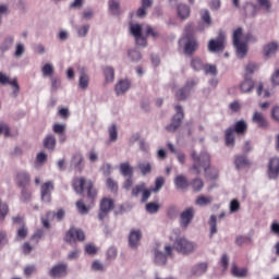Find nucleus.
<instances>
[{"mask_svg":"<svg viewBox=\"0 0 279 279\" xmlns=\"http://www.w3.org/2000/svg\"><path fill=\"white\" fill-rule=\"evenodd\" d=\"M191 158L193 165L190 169L191 171H194L196 175H199L202 169H204L205 178H208V180H217V178H219V172L215 169H210V155L208 153H201L197 155L194 150L191 153Z\"/></svg>","mask_w":279,"mask_h":279,"instance_id":"nucleus-1","label":"nucleus"},{"mask_svg":"<svg viewBox=\"0 0 279 279\" xmlns=\"http://www.w3.org/2000/svg\"><path fill=\"white\" fill-rule=\"evenodd\" d=\"M72 189L77 195H84V192H87V197L90 199L92 204L97 199V189L93 181L84 177H74L72 180Z\"/></svg>","mask_w":279,"mask_h":279,"instance_id":"nucleus-2","label":"nucleus"},{"mask_svg":"<svg viewBox=\"0 0 279 279\" xmlns=\"http://www.w3.org/2000/svg\"><path fill=\"white\" fill-rule=\"evenodd\" d=\"M130 80H122L120 82L117 83L116 85V95H125V93H128V90H130Z\"/></svg>","mask_w":279,"mask_h":279,"instance_id":"nucleus-22","label":"nucleus"},{"mask_svg":"<svg viewBox=\"0 0 279 279\" xmlns=\"http://www.w3.org/2000/svg\"><path fill=\"white\" fill-rule=\"evenodd\" d=\"M144 191H145V183L135 185L132 189V195H133V197H138V195H141V193H143Z\"/></svg>","mask_w":279,"mask_h":279,"instance_id":"nucleus-52","label":"nucleus"},{"mask_svg":"<svg viewBox=\"0 0 279 279\" xmlns=\"http://www.w3.org/2000/svg\"><path fill=\"white\" fill-rule=\"evenodd\" d=\"M114 209V199L104 197L99 204L98 219L99 221H104V219L108 218L110 210Z\"/></svg>","mask_w":279,"mask_h":279,"instance_id":"nucleus-7","label":"nucleus"},{"mask_svg":"<svg viewBox=\"0 0 279 279\" xmlns=\"http://www.w3.org/2000/svg\"><path fill=\"white\" fill-rule=\"evenodd\" d=\"M129 58L132 62H138L143 57L141 56V52L138 50H130Z\"/></svg>","mask_w":279,"mask_h":279,"instance_id":"nucleus-53","label":"nucleus"},{"mask_svg":"<svg viewBox=\"0 0 279 279\" xmlns=\"http://www.w3.org/2000/svg\"><path fill=\"white\" fill-rule=\"evenodd\" d=\"M14 180H15V184L20 189H27V186H29V184H32V175L29 174V172H27L25 170H21V171L16 172Z\"/></svg>","mask_w":279,"mask_h":279,"instance_id":"nucleus-15","label":"nucleus"},{"mask_svg":"<svg viewBox=\"0 0 279 279\" xmlns=\"http://www.w3.org/2000/svg\"><path fill=\"white\" fill-rule=\"evenodd\" d=\"M243 38V28H236L233 32V45L236 49L238 58L247 56V41H241Z\"/></svg>","mask_w":279,"mask_h":279,"instance_id":"nucleus-5","label":"nucleus"},{"mask_svg":"<svg viewBox=\"0 0 279 279\" xmlns=\"http://www.w3.org/2000/svg\"><path fill=\"white\" fill-rule=\"evenodd\" d=\"M241 210V203L238 199H232L230 203V213H239Z\"/></svg>","mask_w":279,"mask_h":279,"instance_id":"nucleus-56","label":"nucleus"},{"mask_svg":"<svg viewBox=\"0 0 279 279\" xmlns=\"http://www.w3.org/2000/svg\"><path fill=\"white\" fill-rule=\"evenodd\" d=\"M197 47H199V44H197V39H195L194 37H189L184 46L185 56H193L195 51H197Z\"/></svg>","mask_w":279,"mask_h":279,"instance_id":"nucleus-20","label":"nucleus"},{"mask_svg":"<svg viewBox=\"0 0 279 279\" xmlns=\"http://www.w3.org/2000/svg\"><path fill=\"white\" fill-rule=\"evenodd\" d=\"M50 278H65L69 276V266L64 263L57 264L49 270Z\"/></svg>","mask_w":279,"mask_h":279,"instance_id":"nucleus-16","label":"nucleus"},{"mask_svg":"<svg viewBox=\"0 0 279 279\" xmlns=\"http://www.w3.org/2000/svg\"><path fill=\"white\" fill-rule=\"evenodd\" d=\"M27 227H25V225H23L19 230H17V236L19 239H25L27 236Z\"/></svg>","mask_w":279,"mask_h":279,"instance_id":"nucleus-61","label":"nucleus"},{"mask_svg":"<svg viewBox=\"0 0 279 279\" xmlns=\"http://www.w3.org/2000/svg\"><path fill=\"white\" fill-rule=\"evenodd\" d=\"M146 36H151L156 40V38H160V33L151 26H146Z\"/></svg>","mask_w":279,"mask_h":279,"instance_id":"nucleus-49","label":"nucleus"},{"mask_svg":"<svg viewBox=\"0 0 279 279\" xmlns=\"http://www.w3.org/2000/svg\"><path fill=\"white\" fill-rule=\"evenodd\" d=\"M12 45H14V37H5L0 45V51H9V49H12Z\"/></svg>","mask_w":279,"mask_h":279,"instance_id":"nucleus-34","label":"nucleus"},{"mask_svg":"<svg viewBox=\"0 0 279 279\" xmlns=\"http://www.w3.org/2000/svg\"><path fill=\"white\" fill-rule=\"evenodd\" d=\"M130 32L135 38L136 45L147 47V37L143 36V26L141 24H130Z\"/></svg>","mask_w":279,"mask_h":279,"instance_id":"nucleus-9","label":"nucleus"},{"mask_svg":"<svg viewBox=\"0 0 279 279\" xmlns=\"http://www.w3.org/2000/svg\"><path fill=\"white\" fill-rule=\"evenodd\" d=\"M258 70V65L256 63H248L245 68L246 73H248L250 75H252V73H254L255 71Z\"/></svg>","mask_w":279,"mask_h":279,"instance_id":"nucleus-64","label":"nucleus"},{"mask_svg":"<svg viewBox=\"0 0 279 279\" xmlns=\"http://www.w3.org/2000/svg\"><path fill=\"white\" fill-rule=\"evenodd\" d=\"M203 71L206 73V75H208V74L216 75L217 74V65L206 64V65H204Z\"/></svg>","mask_w":279,"mask_h":279,"instance_id":"nucleus-54","label":"nucleus"},{"mask_svg":"<svg viewBox=\"0 0 279 279\" xmlns=\"http://www.w3.org/2000/svg\"><path fill=\"white\" fill-rule=\"evenodd\" d=\"M72 165L73 167L78 169V171H82V169L84 168V157L82 156V154H76L73 156Z\"/></svg>","mask_w":279,"mask_h":279,"instance_id":"nucleus-33","label":"nucleus"},{"mask_svg":"<svg viewBox=\"0 0 279 279\" xmlns=\"http://www.w3.org/2000/svg\"><path fill=\"white\" fill-rule=\"evenodd\" d=\"M138 169L142 175H147V173H151V163L149 162H141L138 163Z\"/></svg>","mask_w":279,"mask_h":279,"instance_id":"nucleus-43","label":"nucleus"},{"mask_svg":"<svg viewBox=\"0 0 279 279\" xmlns=\"http://www.w3.org/2000/svg\"><path fill=\"white\" fill-rule=\"evenodd\" d=\"M8 213H10V207L7 203H1L0 201V220L3 221L5 217H8Z\"/></svg>","mask_w":279,"mask_h":279,"instance_id":"nucleus-45","label":"nucleus"},{"mask_svg":"<svg viewBox=\"0 0 279 279\" xmlns=\"http://www.w3.org/2000/svg\"><path fill=\"white\" fill-rule=\"evenodd\" d=\"M244 11H245V16L247 19H254V16L258 14V8L256 7V4H246L244 7Z\"/></svg>","mask_w":279,"mask_h":279,"instance_id":"nucleus-32","label":"nucleus"},{"mask_svg":"<svg viewBox=\"0 0 279 279\" xmlns=\"http://www.w3.org/2000/svg\"><path fill=\"white\" fill-rule=\"evenodd\" d=\"M208 204H213V196L201 195L195 201L196 206H208Z\"/></svg>","mask_w":279,"mask_h":279,"instance_id":"nucleus-35","label":"nucleus"},{"mask_svg":"<svg viewBox=\"0 0 279 279\" xmlns=\"http://www.w3.org/2000/svg\"><path fill=\"white\" fill-rule=\"evenodd\" d=\"M191 66L194 71H202L204 70V62L199 58H193L191 61Z\"/></svg>","mask_w":279,"mask_h":279,"instance_id":"nucleus-40","label":"nucleus"},{"mask_svg":"<svg viewBox=\"0 0 279 279\" xmlns=\"http://www.w3.org/2000/svg\"><path fill=\"white\" fill-rule=\"evenodd\" d=\"M171 241L174 239L173 250L179 254H191L195 252V243L189 241L184 236H180V230H174L170 236Z\"/></svg>","mask_w":279,"mask_h":279,"instance_id":"nucleus-4","label":"nucleus"},{"mask_svg":"<svg viewBox=\"0 0 279 279\" xmlns=\"http://www.w3.org/2000/svg\"><path fill=\"white\" fill-rule=\"evenodd\" d=\"M195 217V208L189 207L185 210H183L180 215V226L181 228H189L191 221H193V218Z\"/></svg>","mask_w":279,"mask_h":279,"instance_id":"nucleus-17","label":"nucleus"},{"mask_svg":"<svg viewBox=\"0 0 279 279\" xmlns=\"http://www.w3.org/2000/svg\"><path fill=\"white\" fill-rule=\"evenodd\" d=\"M89 82H90V78L88 77V74L82 71L78 78L80 88H82V90H86L88 88Z\"/></svg>","mask_w":279,"mask_h":279,"instance_id":"nucleus-30","label":"nucleus"},{"mask_svg":"<svg viewBox=\"0 0 279 279\" xmlns=\"http://www.w3.org/2000/svg\"><path fill=\"white\" fill-rule=\"evenodd\" d=\"M167 215H168L169 219H174V217H178V207L174 205H171L168 208Z\"/></svg>","mask_w":279,"mask_h":279,"instance_id":"nucleus-57","label":"nucleus"},{"mask_svg":"<svg viewBox=\"0 0 279 279\" xmlns=\"http://www.w3.org/2000/svg\"><path fill=\"white\" fill-rule=\"evenodd\" d=\"M206 271H208V264H206V263L197 264L192 269L193 276H202V275L206 274Z\"/></svg>","mask_w":279,"mask_h":279,"instance_id":"nucleus-31","label":"nucleus"},{"mask_svg":"<svg viewBox=\"0 0 279 279\" xmlns=\"http://www.w3.org/2000/svg\"><path fill=\"white\" fill-rule=\"evenodd\" d=\"M107 186L112 192H116L119 189V186L117 185V182H114V180H112L111 178L107 179Z\"/></svg>","mask_w":279,"mask_h":279,"instance_id":"nucleus-63","label":"nucleus"},{"mask_svg":"<svg viewBox=\"0 0 279 279\" xmlns=\"http://www.w3.org/2000/svg\"><path fill=\"white\" fill-rule=\"evenodd\" d=\"M21 189H22V195H21L22 202H29V199H32V192H29L27 187H21Z\"/></svg>","mask_w":279,"mask_h":279,"instance_id":"nucleus-55","label":"nucleus"},{"mask_svg":"<svg viewBox=\"0 0 279 279\" xmlns=\"http://www.w3.org/2000/svg\"><path fill=\"white\" fill-rule=\"evenodd\" d=\"M104 75H105V80L106 82H114V68L112 66H106L104 69Z\"/></svg>","mask_w":279,"mask_h":279,"instance_id":"nucleus-37","label":"nucleus"},{"mask_svg":"<svg viewBox=\"0 0 279 279\" xmlns=\"http://www.w3.org/2000/svg\"><path fill=\"white\" fill-rule=\"evenodd\" d=\"M279 175V158H271L268 165V178L276 180Z\"/></svg>","mask_w":279,"mask_h":279,"instance_id":"nucleus-19","label":"nucleus"},{"mask_svg":"<svg viewBox=\"0 0 279 279\" xmlns=\"http://www.w3.org/2000/svg\"><path fill=\"white\" fill-rule=\"evenodd\" d=\"M246 243H252V238L250 235H238L235 238V244L239 246L246 245Z\"/></svg>","mask_w":279,"mask_h":279,"instance_id":"nucleus-44","label":"nucleus"},{"mask_svg":"<svg viewBox=\"0 0 279 279\" xmlns=\"http://www.w3.org/2000/svg\"><path fill=\"white\" fill-rule=\"evenodd\" d=\"M202 21H204L206 25H210L211 23L210 12H208V10L202 11Z\"/></svg>","mask_w":279,"mask_h":279,"instance_id":"nucleus-59","label":"nucleus"},{"mask_svg":"<svg viewBox=\"0 0 279 279\" xmlns=\"http://www.w3.org/2000/svg\"><path fill=\"white\" fill-rule=\"evenodd\" d=\"M120 173L124 178H132L134 175V168L130 166L129 161L120 163Z\"/></svg>","mask_w":279,"mask_h":279,"instance_id":"nucleus-26","label":"nucleus"},{"mask_svg":"<svg viewBox=\"0 0 279 279\" xmlns=\"http://www.w3.org/2000/svg\"><path fill=\"white\" fill-rule=\"evenodd\" d=\"M44 147L49 151H53L56 149V136L54 135H47L44 138Z\"/></svg>","mask_w":279,"mask_h":279,"instance_id":"nucleus-29","label":"nucleus"},{"mask_svg":"<svg viewBox=\"0 0 279 279\" xmlns=\"http://www.w3.org/2000/svg\"><path fill=\"white\" fill-rule=\"evenodd\" d=\"M65 243H70V245H73V243H80L86 241V234L82 229H77L75 227H71L68 232L64 235Z\"/></svg>","mask_w":279,"mask_h":279,"instance_id":"nucleus-6","label":"nucleus"},{"mask_svg":"<svg viewBox=\"0 0 279 279\" xmlns=\"http://www.w3.org/2000/svg\"><path fill=\"white\" fill-rule=\"evenodd\" d=\"M276 51H278V44L276 41L269 43L263 48L265 58H271V56H276Z\"/></svg>","mask_w":279,"mask_h":279,"instance_id":"nucleus-24","label":"nucleus"},{"mask_svg":"<svg viewBox=\"0 0 279 279\" xmlns=\"http://www.w3.org/2000/svg\"><path fill=\"white\" fill-rule=\"evenodd\" d=\"M109 138L112 143H114L117 141V138H119V132L117 131L116 124H113L109 128Z\"/></svg>","mask_w":279,"mask_h":279,"instance_id":"nucleus-47","label":"nucleus"},{"mask_svg":"<svg viewBox=\"0 0 279 279\" xmlns=\"http://www.w3.org/2000/svg\"><path fill=\"white\" fill-rule=\"evenodd\" d=\"M54 134H64V130H66V125L64 124H54L52 128Z\"/></svg>","mask_w":279,"mask_h":279,"instance_id":"nucleus-58","label":"nucleus"},{"mask_svg":"<svg viewBox=\"0 0 279 279\" xmlns=\"http://www.w3.org/2000/svg\"><path fill=\"white\" fill-rule=\"evenodd\" d=\"M174 185L182 191H185L190 186L189 179L184 174H179L174 178Z\"/></svg>","mask_w":279,"mask_h":279,"instance_id":"nucleus-25","label":"nucleus"},{"mask_svg":"<svg viewBox=\"0 0 279 279\" xmlns=\"http://www.w3.org/2000/svg\"><path fill=\"white\" fill-rule=\"evenodd\" d=\"M66 215V211L64 209H58L57 211H48L47 217H56L57 221H62Z\"/></svg>","mask_w":279,"mask_h":279,"instance_id":"nucleus-39","label":"nucleus"},{"mask_svg":"<svg viewBox=\"0 0 279 279\" xmlns=\"http://www.w3.org/2000/svg\"><path fill=\"white\" fill-rule=\"evenodd\" d=\"M197 86V82L195 80H189L186 81L184 87L180 88L178 92H175V98L178 101H184L191 94V90Z\"/></svg>","mask_w":279,"mask_h":279,"instance_id":"nucleus-13","label":"nucleus"},{"mask_svg":"<svg viewBox=\"0 0 279 279\" xmlns=\"http://www.w3.org/2000/svg\"><path fill=\"white\" fill-rule=\"evenodd\" d=\"M271 119L279 123V106H275L271 109Z\"/></svg>","mask_w":279,"mask_h":279,"instance_id":"nucleus-60","label":"nucleus"},{"mask_svg":"<svg viewBox=\"0 0 279 279\" xmlns=\"http://www.w3.org/2000/svg\"><path fill=\"white\" fill-rule=\"evenodd\" d=\"M256 3L265 12H271V0H256Z\"/></svg>","mask_w":279,"mask_h":279,"instance_id":"nucleus-42","label":"nucleus"},{"mask_svg":"<svg viewBox=\"0 0 279 279\" xmlns=\"http://www.w3.org/2000/svg\"><path fill=\"white\" fill-rule=\"evenodd\" d=\"M190 186L194 193H199L204 189V180L194 178L191 180Z\"/></svg>","mask_w":279,"mask_h":279,"instance_id":"nucleus-27","label":"nucleus"},{"mask_svg":"<svg viewBox=\"0 0 279 279\" xmlns=\"http://www.w3.org/2000/svg\"><path fill=\"white\" fill-rule=\"evenodd\" d=\"M231 271L236 278H247L246 268H239V266H233Z\"/></svg>","mask_w":279,"mask_h":279,"instance_id":"nucleus-38","label":"nucleus"},{"mask_svg":"<svg viewBox=\"0 0 279 279\" xmlns=\"http://www.w3.org/2000/svg\"><path fill=\"white\" fill-rule=\"evenodd\" d=\"M41 72H43L44 77H53V65L50 63H46L41 68Z\"/></svg>","mask_w":279,"mask_h":279,"instance_id":"nucleus-41","label":"nucleus"},{"mask_svg":"<svg viewBox=\"0 0 279 279\" xmlns=\"http://www.w3.org/2000/svg\"><path fill=\"white\" fill-rule=\"evenodd\" d=\"M178 16L181 17L182 21H185V19L191 16V8H189L186 4H179Z\"/></svg>","mask_w":279,"mask_h":279,"instance_id":"nucleus-28","label":"nucleus"},{"mask_svg":"<svg viewBox=\"0 0 279 279\" xmlns=\"http://www.w3.org/2000/svg\"><path fill=\"white\" fill-rule=\"evenodd\" d=\"M226 49V35L220 33L217 39H210L208 44V50L211 53H219V51H223Z\"/></svg>","mask_w":279,"mask_h":279,"instance_id":"nucleus-11","label":"nucleus"},{"mask_svg":"<svg viewBox=\"0 0 279 279\" xmlns=\"http://www.w3.org/2000/svg\"><path fill=\"white\" fill-rule=\"evenodd\" d=\"M146 210L150 215H155V213H158V210H160V205H158L156 203H147L146 204Z\"/></svg>","mask_w":279,"mask_h":279,"instance_id":"nucleus-48","label":"nucleus"},{"mask_svg":"<svg viewBox=\"0 0 279 279\" xmlns=\"http://www.w3.org/2000/svg\"><path fill=\"white\" fill-rule=\"evenodd\" d=\"M154 254L156 265H167V258H169V256L171 258L173 257V246L166 245L165 253L160 252L158 248H155Z\"/></svg>","mask_w":279,"mask_h":279,"instance_id":"nucleus-10","label":"nucleus"},{"mask_svg":"<svg viewBox=\"0 0 279 279\" xmlns=\"http://www.w3.org/2000/svg\"><path fill=\"white\" fill-rule=\"evenodd\" d=\"M182 119H184V110L182 109V106L177 105L172 122L166 126L167 132H177L178 128L182 125Z\"/></svg>","mask_w":279,"mask_h":279,"instance_id":"nucleus-8","label":"nucleus"},{"mask_svg":"<svg viewBox=\"0 0 279 279\" xmlns=\"http://www.w3.org/2000/svg\"><path fill=\"white\" fill-rule=\"evenodd\" d=\"M242 93H252L254 90V81L247 74L244 75V81L240 84Z\"/></svg>","mask_w":279,"mask_h":279,"instance_id":"nucleus-21","label":"nucleus"},{"mask_svg":"<svg viewBox=\"0 0 279 279\" xmlns=\"http://www.w3.org/2000/svg\"><path fill=\"white\" fill-rule=\"evenodd\" d=\"M235 169H245V167H250L251 162L245 155H235L234 159Z\"/></svg>","mask_w":279,"mask_h":279,"instance_id":"nucleus-23","label":"nucleus"},{"mask_svg":"<svg viewBox=\"0 0 279 279\" xmlns=\"http://www.w3.org/2000/svg\"><path fill=\"white\" fill-rule=\"evenodd\" d=\"M76 208L81 215H88V207L84 204V201H77Z\"/></svg>","mask_w":279,"mask_h":279,"instance_id":"nucleus-50","label":"nucleus"},{"mask_svg":"<svg viewBox=\"0 0 279 279\" xmlns=\"http://www.w3.org/2000/svg\"><path fill=\"white\" fill-rule=\"evenodd\" d=\"M109 10L111 14H121V4L117 0H109Z\"/></svg>","mask_w":279,"mask_h":279,"instance_id":"nucleus-36","label":"nucleus"},{"mask_svg":"<svg viewBox=\"0 0 279 279\" xmlns=\"http://www.w3.org/2000/svg\"><path fill=\"white\" fill-rule=\"evenodd\" d=\"M85 252L86 254H89V255L97 254V246H95V244H87L85 246Z\"/></svg>","mask_w":279,"mask_h":279,"instance_id":"nucleus-62","label":"nucleus"},{"mask_svg":"<svg viewBox=\"0 0 279 279\" xmlns=\"http://www.w3.org/2000/svg\"><path fill=\"white\" fill-rule=\"evenodd\" d=\"M56 190V183L53 181H46L40 186L41 202L45 204H51V193Z\"/></svg>","mask_w":279,"mask_h":279,"instance_id":"nucleus-12","label":"nucleus"},{"mask_svg":"<svg viewBox=\"0 0 279 279\" xmlns=\"http://www.w3.org/2000/svg\"><path fill=\"white\" fill-rule=\"evenodd\" d=\"M234 134H238V136H245L247 134V121L239 120L233 126L226 129L225 143L227 147H234Z\"/></svg>","mask_w":279,"mask_h":279,"instance_id":"nucleus-3","label":"nucleus"},{"mask_svg":"<svg viewBox=\"0 0 279 279\" xmlns=\"http://www.w3.org/2000/svg\"><path fill=\"white\" fill-rule=\"evenodd\" d=\"M251 121L254 123V125H257L259 130H269V120L260 111H254Z\"/></svg>","mask_w":279,"mask_h":279,"instance_id":"nucleus-14","label":"nucleus"},{"mask_svg":"<svg viewBox=\"0 0 279 279\" xmlns=\"http://www.w3.org/2000/svg\"><path fill=\"white\" fill-rule=\"evenodd\" d=\"M162 186H165V179L162 177H158L155 180V187L153 189V193H158Z\"/></svg>","mask_w":279,"mask_h":279,"instance_id":"nucleus-51","label":"nucleus"},{"mask_svg":"<svg viewBox=\"0 0 279 279\" xmlns=\"http://www.w3.org/2000/svg\"><path fill=\"white\" fill-rule=\"evenodd\" d=\"M141 239H143V233L141 230H132L129 234V245L132 250H136L141 243Z\"/></svg>","mask_w":279,"mask_h":279,"instance_id":"nucleus-18","label":"nucleus"},{"mask_svg":"<svg viewBox=\"0 0 279 279\" xmlns=\"http://www.w3.org/2000/svg\"><path fill=\"white\" fill-rule=\"evenodd\" d=\"M210 236L217 234V216L213 215L209 219Z\"/></svg>","mask_w":279,"mask_h":279,"instance_id":"nucleus-46","label":"nucleus"}]
</instances>
